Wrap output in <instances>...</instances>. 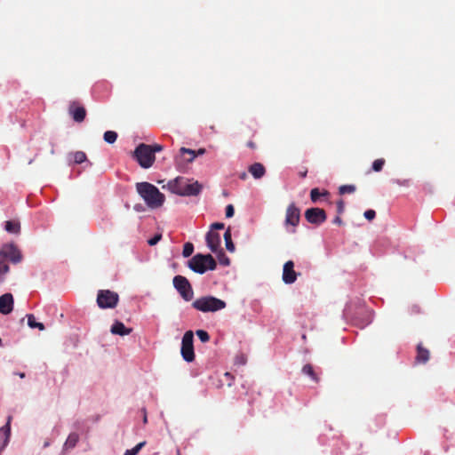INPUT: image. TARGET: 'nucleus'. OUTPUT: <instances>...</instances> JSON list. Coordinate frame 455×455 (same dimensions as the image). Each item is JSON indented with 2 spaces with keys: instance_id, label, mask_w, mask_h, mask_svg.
Instances as JSON below:
<instances>
[{
  "instance_id": "nucleus-15",
  "label": "nucleus",
  "mask_w": 455,
  "mask_h": 455,
  "mask_svg": "<svg viewBox=\"0 0 455 455\" xmlns=\"http://www.w3.org/2000/svg\"><path fill=\"white\" fill-rule=\"evenodd\" d=\"M11 420L12 416H9L6 424L4 427H0V440L3 439V443L0 445V450L4 449L9 443L11 435Z\"/></svg>"
},
{
  "instance_id": "nucleus-40",
  "label": "nucleus",
  "mask_w": 455,
  "mask_h": 455,
  "mask_svg": "<svg viewBox=\"0 0 455 455\" xmlns=\"http://www.w3.org/2000/svg\"><path fill=\"white\" fill-rule=\"evenodd\" d=\"M224 224L223 223H220V222H215V223H212V226H211V230L214 231V230H220V229H223L224 228Z\"/></svg>"
},
{
  "instance_id": "nucleus-54",
  "label": "nucleus",
  "mask_w": 455,
  "mask_h": 455,
  "mask_svg": "<svg viewBox=\"0 0 455 455\" xmlns=\"http://www.w3.org/2000/svg\"><path fill=\"white\" fill-rule=\"evenodd\" d=\"M178 455H180V454H178Z\"/></svg>"
},
{
  "instance_id": "nucleus-18",
  "label": "nucleus",
  "mask_w": 455,
  "mask_h": 455,
  "mask_svg": "<svg viewBox=\"0 0 455 455\" xmlns=\"http://www.w3.org/2000/svg\"><path fill=\"white\" fill-rule=\"evenodd\" d=\"M79 441V435L76 433H71L68 436L64 445H63V451H68L69 449H73L76 447V443Z\"/></svg>"
},
{
  "instance_id": "nucleus-7",
  "label": "nucleus",
  "mask_w": 455,
  "mask_h": 455,
  "mask_svg": "<svg viewBox=\"0 0 455 455\" xmlns=\"http://www.w3.org/2000/svg\"><path fill=\"white\" fill-rule=\"evenodd\" d=\"M0 258L8 259L13 264L21 262L23 257L20 249L12 243H4L0 249Z\"/></svg>"
},
{
  "instance_id": "nucleus-43",
  "label": "nucleus",
  "mask_w": 455,
  "mask_h": 455,
  "mask_svg": "<svg viewBox=\"0 0 455 455\" xmlns=\"http://www.w3.org/2000/svg\"><path fill=\"white\" fill-rule=\"evenodd\" d=\"M333 223H334V224H338V225H341V224H342V220L340 219V217L337 216V217L333 220Z\"/></svg>"
},
{
  "instance_id": "nucleus-2",
  "label": "nucleus",
  "mask_w": 455,
  "mask_h": 455,
  "mask_svg": "<svg viewBox=\"0 0 455 455\" xmlns=\"http://www.w3.org/2000/svg\"><path fill=\"white\" fill-rule=\"evenodd\" d=\"M136 187L138 193L149 208L156 209L163 205L164 195L156 186L148 182H140Z\"/></svg>"
},
{
  "instance_id": "nucleus-45",
  "label": "nucleus",
  "mask_w": 455,
  "mask_h": 455,
  "mask_svg": "<svg viewBox=\"0 0 455 455\" xmlns=\"http://www.w3.org/2000/svg\"><path fill=\"white\" fill-rule=\"evenodd\" d=\"M17 374H18V376H19L20 378H21V379H24V378H25V373H24V372H19V373H17Z\"/></svg>"
},
{
  "instance_id": "nucleus-8",
  "label": "nucleus",
  "mask_w": 455,
  "mask_h": 455,
  "mask_svg": "<svg viewBox=\"0 0 455 455\" xmlns=\"http://www.w3.org/2000/svg\"><path fill=\"white\" fill-rule=\"evenodd\" d=\"M300 213L299 209L292 203L289 204L286 209L284 226L286 228L287 232L295 233L296 227L299 222Z\"/></svg>"
},
{
  "instance_id": "nucleus-10",
  "label": "nucleus",
  "mask_w": 455,
  "mask_h": 455,
  "mask_svg": "<svg viewBox=\"0 0 455 455\" xmlns=\"http://www.w3.org/2000/svg\"><path fill=\"white\" fill-rule=\"evenodd\" d=\"M118 302V294L111 291H100L97 297L98 306L101 308H113Z\"/></svg>"
},
{
  "instance_id": "nucleus-48",
  "label": "nucleus",
  "mask_w": 455,
  "mask_h": 455,
  "mask_svg": "<svg viewBox=\"0 0 455 455\" xmlns=\"http://www.w3.org/2000/svg\"><path fill=\"white\" fill-rule=\"evenodd\" d=\"M50 445V443L49 442H45L44 444V447H48Z\"/></svg>"
},
{
  "instance_id": "nucleus-46",
  "label": "nucleus",
  "mask_w": 455,
  "mask_h": 455,
  "mask_svg": "<svg viewBox=\"0 0 455 455\" xmlns=\"http://www.w3.org/2000/svg\"><path fill=\"white\" fill-rule=\"evenodd\" d=\"M300 177L305 178L307 175V171L299 173Z\"/></svg>"
},
{
  "instance_id": "nucleus-27",
  "label": "nucleus",
  "mask_w": 455,
  "mask_h": 455,
  "mask_svg": "<svg viewBox=\"0 0 455 455\" xmlns=\"http://www.w3.org/2000/svg\"><path fill=\"white\" fill-rule=\"evenodd\" d=\"M145 441L140 442L132 449L126 450L124 455H137L140 452V451L145 446Z\"/></svg>"
},
{
  "instance_id": "nucleus-35",
  "label": "nucleus",
  "mask_w": 455,
  "mask_h": 455,
  "mask_svg": "<svg viewBox=\"0 0 455 455\" xmlns=\"http://www.w3.org/2000/svg\"><path fill=\"white\" fill-rule=\"evenodd\" d=\"M162 239L161 234L155 235L152 238H150L148 243L150 246L156 245Z\"/></svg>"
},
{
  "instance_id": "nucleus-53",
  "label": "nucleus",
  "mask_w": 455,
  "mask_h": 455,
  "mask_svg": "<svg viewBox=\"0 0 455 455\" xmlns=\"http://www.w3.org/2000/svg\"><path fill=\"white\" fill-rule=\"evenodd\" d=\"M0 346H2V339L0 338Z\"/></svg>"
},
{
  "instance_id": "nucleus-24",
  "label": "nucleus",
  "mask_w": 455,
  "mask_h": 455,
  "mask_svg": "<svg viewBox=\"0 0 455 455\" xmlns=\"http://www.w3.org/2000/svg\"><path fill=\"white\" fill-rule=\"evenodd\" d=\"M70 156L73 157L75 164H80L87 160L86 155L83 151H76L71 153Z\"/></svg>"
},
{
  "instance_id": "nucleus-50",
  "label": "nucleus",
  "mask_w": 455,
  "mask_h": 455,
  "mask_svg": "<svg viewBox=\"0 0 455 455\" xmlns=\"http://www.w3.org/2000/svg\"><path fill=\"white\" fill-rule=\"evenodd\" d=\"M245 176H246V174H245V173H243V174L241 176V178H242V179H244V178H245Z\"/></svg>"
},
{
  "instance_id": "nucleus-42",
  "label": "nucleus",
  "mask_w": 455,
  "mask_h": 455,
  "mask_svg": "<svg viewBox=\"0 0 455 455\" xmlns=\"http://www.w3.org/2000/svg\"><path fill=\"white\" fill-rule=\"evenodd\" d=\"M85 116H73L74 121L76 123H82L84 120Z\"/></svg>"
},
{
  "instance_id": "nucleus-26",
  "label": "nucleus",
  "mask_w": 455,
  "mask_h": 455,
  "mask_svg": "<svg viewBox=\"0 0 455 455\" xmlns=\"http://www.w3.org/2000/svg\"><path fill=\"white\" fill-rule=\"evenodd\" d=\"M328 191L324 190L323 193L319 191L318 188H313L310 191V198L312 202L315 203L320 198L321 196H328Z\"/></svg>"
},
{
  "instance_id": "nucleus-31",
  "label": "nucleus",
  "mask_w": 455,
  "mask_h": 455,
  "mask_svg": "<svg viewBox=\"0 0 455 455\" xmlns=\"http://www.w3.org/2000/svg\"><path fill=\"white\" fill-rule=\"evenodd\" d=\"M194 251V245L191 243H186L183 246L182 255L185 258L190 257Z\"/></svg>"
},
{
  "instance_id": "nucleus-29",
  "label": "nucleus",
  "mask_w": 455,
  "mask_h": 455,
  "mask_svg": "<svg viewBox=\"0 0 455 455\" xmlns=\"http://www.w3.org/2000/svg\"><path fill=\"white\" fill-rule=\"evenodd\" d=\"M180 154H181V155L188 154V155H189V156H189V158H188V159H187V161H188V163L193 162V161H194V159L196 157V151H195V150H193V149H190V148H181L180 149Z\"/></svg>"
},
{
  "instance_id": "nucleus-1",
  "label": "nucleus",
  "mask_w": 455,
  "mask_h": 455,
  "mask_svg": "<svg viewBox=\"0 0 455 455\" xmlns=\"http://www.w3.org/2000/svg\"><path fill=\"white\" fill-rule=\"evenodd\" d=\"M167 187L172 193L180 196H196L203 189L202 184L198 181L185 177H177L170 180Z\"/></svg>"
},
{
  "instance_id": "nucleus-11",
  "label": "nucleus",
  "mask_w": 455,
  "mask_h": 455,
  "mask_svg": "<svg viewBox=\"0 0 455 455\" xmlns=\"http://www.w3.org/2000/svg\"><path fill=\"white\" fill-rule=\"evenodd\" d=\"M305 218L311 224L320 225L326 220L327 216L323 209L309 208L305 212Z\"/></svg>"
},
{
  "instance_id": "nucleus-44",
  "label": "nucleus",
  "mask_w": 455,
  "mask_h": 455,
  "mask_svg": "<svg viewBox=\"0 0 455 455\" xmlns=\"http://www.w3.org/2000/svg\"><path fill=\"white\" fill-rule=\"evenodd\" d=\"M196 156H202L205 153V149L204 148H199L196 152Z\"/></svg>"
},
{
  "instance_id": "nucleus-25",
  "label": "nucleus",
  "mask_w": 455,
  "mask_h": 455,
  "mask_svg": "<svg viewBox=\"0 0 455 455\" xmlns=\"http://www.w3.org/2000/svg\"><path fill=\"white\" fill-rule=\"evenodd\" d=\"M104 140L108 144H113L117 139V133L114 131H107L103 135Z\"/></svg>"
},
{
  "instance_id": "nucleus-23",
  "label": "nucleus",
  "mask_w": 455,
  "mask_h": 455,
  "mask_svg": "<svg viewBox=\"0 0 455 455\" xmlns=\"http://www.w3.org/2000/svg\"><path fill=\"white\" fill-rule=\"evenodd\" d=\"M27 318H28V325L30 328H32V329L38 328L40 331H44L45 329L44 323L36 322V318L33 315H31V314L27 315Z\"/></svg>"
},
{
  "instance_id": "nucleus-12",
  "label": "nucleus",
  "mask_w": 455,
  "mask_h": 455,
  "mask_svg": "<svg viewBox=\"0 0 455 455\" xmlns=\"http://www.w3.org/2000/svg\"><path fill=\"white\" fill-rule=\"evenodd\" d=\"M298 274L294 271V263L292 260H288L284 263L283 267L282 279L285 284H291L297 280Z\"/></svg>"
},
{
  "instance_id": "nucleus-34",
  "label": "nucleus",
  "mask_w": 455,
  "mask_h": 455,
  "mask_svg": "<svg viewBox=\"0 0 455 455\" xmlns=\"http://www.w3.org/2000/svg\"><path fill=\"white\" fill-rule=\"evenodd\" d=\"M196 335H197L198 339L204 343L209 341V339H210V335L208 334V332L206 331L198 330V331H196Z\"/></svg>"
},
{
  "instance_id": "nucleus-41",
  "label": "nucleus",
  "mask_w": 455,
  "mask_h": 455,
  "mask_svg": "<svg viewBox=\"0 0 455 455\" xmlns=\"http://www.w3.org/2000/svg\"><path fill=\"white\" fill-rule=\"evenodd\" d=\"M246 363V358L243 355H237L235 357V363L243 365Z\"/></svg>"
},
{
  "instance_id": "nucleus-51",
  "label": "nucleus",
  "mask_w": 455,
  "mask_h": 455,
  "mask_svg": "<svg viewBox=\"0 0 455 455\" xmlns=\"http://www.w3.org/2000/svg\"><path fill=\"white\" fill-rule=\"evenodd\" d=\"M229 259L224 260V263H228Z\"/></svg>"
},
{
  "instance_id": "nucleus-5",
  "label": "nucleus",
  "mask_w": 455,
  "mask_h": 455,
  "mask_svg": "<svg viewBox=\"0 0 455 455\" xmlns=\"http://www.w3.org/2000/svg\"><path fill=\"white\" fill-rule=\"evenodd\" d=\"M133 156L139 164L144 169L151 167L156 160V156L152 154L151 146L144 143L137 146Z\"/></svg>"
},
{
  "instance_id": "nucleus-32",
  "label": "nucleus",
  "mask_w": 455,
  "mask_h": 455,
  "mask_svg": "<svg viewBox=\"0 0 455 455\" xmlns=\"http://www.w3.org/2000/svg\"><path fill=\"white\" fill-rule=\"evenodd\" d=\"M355 191V185H342L339 188V192L341 195H344L346 193H354Z\"/></svg>"
},
{
  "instance_id": "nucleus-9",
  "label": "nucleus",
  "mask_w": 455,
  "mask_h": 455,
  "mask_svg": "<svg viewBox=\"0 0 455 455\" xmlns=\"http://www.w3.org/2000/svg\"><path fill=\"white\" fill-rule=\"evenodd\" d=\"M193 340V332L191 331H186L182 338L180 353L182 358L188 363L193 362L195 359Z\"/></svg>"
},
{
  "instance_id": "nucleus-4",
  "label": "nucleus",
  "mask_w": 455,
  "mask_h": 455,
  "mask_svg": "<svg viewBox=\"0 0 455 455\" xmlns=\"http://www.w3.org/2000/svg\"><path fill=\"white\" fill-rule=\"evenodd\" d=\"M192 307L204 313L217 312L226 307V302L213 296H204L196 299Z\"/></svg>"
},
{
  "instance_id": "nucleus-37",
  "label": "nucleus",
  "mask_w": 455,
  "mask_h": 455,
  "mask_svg": "<svg viewBox=\"0 0 455 455\" xmlns=\"http://www.w3.org/2000/svg\"><path fill=\"white\" fill-rule=\"evenodd\" d=\"M225 213L227 218L233 217L235 213L234 206L232 204L227 205Z\"/></svg>"
},
{
  "instance_id": "nucleus-16",
  "label": "nucleus",
  "mask_w": 455,
  "mask_h": 455,
  "mask_svg": "<svg viewBox=\"0 0 455 455\" xmlns=\"http://www.w3.org/2000/svg\"><path fill=\"white\" fill-rule=\"evenodd\" d=\"M132 330L131 328L125 327V325L120 321H116L110 329L112 334L119 336L129 335L132 332Z\"/></svg>"
},
{
  "instance_id": "nucleus-47",
  "label": "nucleus",
  "mask_w": 455,
  "mask_h": 455,
  "mask_svg": "<svg viewBox=\"0 0 455 455\" xmlns=\"http://www.w3.org/2000/svg\"><path fill=\"white\" fill-rule=\"evenodd\" d=\"M147 421H148V419H147V415L145 414V415H144V418H143V422H144V423H147Z\"/></svg>"
},
{
  "instance_id": "nucleus-38",
  "label": "nucleus",
  "mask_w": 455,
  "mask_h": 455,
  "mask_svg": "<svg viewBox=\"0 0 455 455\" xmlns=\"http://www.w3.org/2000/svg\"><path fill=\"white\" fill-rule=\"evenodd\" d=\"M150 146H151L153 156H155L156 153L161 152L163 150V146H161L160 144H154V145H150Z\"/></svg>"
},
{
  "instance_id": "nucleus-39",
  "label": "nucleus",
  "mask_w": 455,
  "mask_h": 455,
  "mask_svg": "<svg viewBox=\"0 0 455 455\" xmlns=\"http://www.w3.org/2000/svg\"><path fill=\"white\" fill-rule=\"evenodd\" d=\"M345 204L343 200H339L337 202V212L339 214H341L344 212Z\"/></svg>"
},
{
  "instance_id": "nucleus-19",
  "label": "nucleus",
  "mask_w": 455,
  "mask_h": 455,
  "mask_svg": "<svg viewBox=\"0 0 455 455\" xmlns=\"http://www.w3.org/2000/svg\"><path fill=\"white\" fill-rule=\"evenodd\" d=\"M4 229L11 234H19L20 231V224L17 220L5 221Z\"/></svg>"
},
{
  "instance_id": "nucleus-30",
  "label": "nucleus",
  "mask_w": 455,
  "mask_h": 455,
  "mask_svg": "<svg viewBox=\"0 0 455 455\" xmlns=\"http://www.w3.org/2000/svg\"><path fill=\"white\" fill-rule=\"evenodd\" d=\"M302 372L304 374L310 376L313 380L318 381V379H317L316 375L315 374L314 370L310 364L304 365L302 368Z\"/></svg>"
},
{
  "instance_id": "nucleus-22",
  "label": "nucleus",
  "mask_w": 455,
  "mask_h": 455,
  "mask_svg": "<svg viewBox=\"0 0 455 455\" xmlns=\"http://www.w3.org/2000/svg\"><path fill=\"white\" fill-rule=\"evenodd\" d=\"M68 114H85V108L81 103L74 101L69 106Z\"/></svg>"
},
{
  "instance_id": "nucleus-20",
  "label": "nucleus",
  "mask_w": 455,
  "mask_h": 455,
  "mask_svg": "<svg viewBox=\"0 0 455 455\" xmlns=\"http://www.w3.org/2000/svg\"><path fill=\"white\" fill-rule=\"evenodd\" d=\"M417 350H418V354H417V357H416L417 362L422 363H427L429 359V351L427 349L422 347V346L420 344L418 345Z\"/></svg>"
},
{
  "instance_id": "nucleus-52",
  "label": "nucleus",
  "mask_w": 455,
  "mask_h": 455,
  "mask_svg": "<svg viewBox=\"0 0 455 455\" xmlns=\"http://www.w3.org/2000/svg\"><path fill=\"white\" fill-rule=\"evenodd\" d=\"M229 259L224 260V263H228Z\"/></svg>"
},
{
  "instance_id": "nucleus-28",
  "label": "nucleus",
  "mask_w": 455,
  "mask_h": 455,
  "mask_svg": "<svg viewBox=\"0 0 455 455\" xmlns=\"http://www.w3.org/2000/svg\"><path fill=\"white\" fill-rule=\"evenodd\" d=\"M9 270V266L4 260H0V283L4 281V275Z\"/></svg>"
},
{
  "instance_id": "nucleus-17",
  "label": "nucleus",
  "mask_w": 455,
  "mask_h": 455,
  "mask_svg": "<svg viewBox=\"0 0 455 455\" xmlns=\"http://www.w3.org/2000/svg\"><path fill=\"white\" fill-rule=\"evenodd\" d=\"M249 172L254 179H260L265 175L266 170L260 163H255L249 167Z\"/></svg>"
},
{
  "instance_id": "nucleus-14",
  "label": "nucleus",
  "mask_w": 455,
  "mask_h": 455,
  "mask_svg": "<svg viewBox=\"0 0 455 455\" xmlns=\"http://www.w3.org/2000/svg\"><path fill=\"white\" fill-rule=\"evenodd\" d=\"M13 309V297L11 293H4L0 296V313L10 314Z\"/></svg>"
},
{
  "instance_id": "nucleus-21",
  "label": "nucleus",
  "mask_w": 455,
  "mask_h": 455,
  "mask_svg": "<svg viewBox=\"0 0 455 455\" xmlns=\"http://www.w3.org/2000/svg\"><path fill=\"white\" fill-rule=\"evenodd\" d=\"M224 240H225V244H226L227 250L230 252H234L235 251V244L232 242V235H231L230 228H228L226 230V232L224 234Z\"/></svg>"
},
{
  "instance_id": "nucleus-3",
  "label": "nucleus",
  "mask_w": 455,
  "mask_h": 455,
  "mask_svg": "<svg viewBox=\"0 0 455 455\" xmlns=\"http://www.w3.org/2000/svg\"><path fill=\"white\" fill-rule=\"evenodd\" d=\"M188 267L195 273L203 275L207 270H214L217 263L211 254L197 253L188 260Z\"/></svg>"
},
{
  "instance_id": "nucleus-13",
  "label": "nucleus",
  "mask_w": 455,
  "mask_h": 455,
  "mask_svg": "<svg viewBox=\"0 0 455 455\" xmlns=\"http://www.w3.org/2000/svg\"><path fill=\"white\" fill-rule=\"evenodd\" d=\"M205 240H206V244H207L208 248L212 252H217L218 250L220 249V243H221L220 235L218 233H216L212 230H210L206 234Z\"/></svg>"
},
{
  "instance_id": "nucleus-6",
  "label": "nucleus",
  "mask_w": 455,
  "mask_h": 455,
  "mask_svg": "<svg viewBox=\"0 0 455 455\" xmlns=\"http://www.w3.org/2000/svg\"><path fill=\"white\" fill-rule=\"evenodd\" d=\"M173 286L178 291L182 299L190 301L194 297V291L188 280L182 275L174 276Z\"/></svg>"
},
{
  "instance_id": "nucleus-49",
  "label": "nucleus",
  "mask_w": 455,
  "mask_h": 455,
  "mask_svg": "<svg viewBox=\"0 0 455 455\" xmlns=\"http://www.w3.org/2000/svg\"><path fill=\"white\" fill-rule=\"evenodd\" d=\"M248 146L252 148L253 147V143L252 142H249Z\"/></svg>"
},
{
  "instance_id": "nucleus-36",
  "label": "nucleus",
  "mask_w": 455,
  "mask_h": 455,
  "mask_svg": "<svg viewBox=\"0 0 455 455\" xmlns=\"http://www.w3.org/2000/svg\"><path fill=\"white\" fill-rule=\"evenodd\" d=\"M363 216L366 220H372L376 216V212L374 210H367L364 212Z\"/></svg>"
},
{
  "instance_id": "nucleus-33",
  "label": "nucleus",
  "mask_w": 455,
  "mask_h": 455,
  "mask_svg": "<svg viewBox=\"0 0 455 455\" xmlns=\"http://www.w3.org/2000/svg\"><path fill=\"white\" fill-rule=\"evenodd\" d=\"M385 160L380 158L377 159L372 163V170L374 172H380L384 166Z\"/></svg>"
}]
</instances>
